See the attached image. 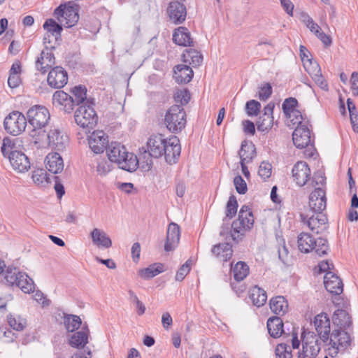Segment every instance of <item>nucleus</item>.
Masks as SVG:
<instances>
[{"instance_id": "obj_1", "label": "nucleus", "mask_w": 358, "mask_h": 358, "mask_svg": "<svg viewBox=\"0 0 358 358\" xmlns=\"http://www.w3.org/2000/svg\"><path fill=\"white\" fill-rule=\"evenodd\" d=\"M254 225V215L246 205H243L238 213V218L231 224V230L225 231L224 229L220 232L221 236L226 235V242L220 243L213 245L211 249L212 254L220 261L227 262L232 257V245L229 241L233 240L238 243L245 236L246 231H250Z\"/></svg>"}, {"instance_id": "obj_48", "label": "nucleus", "mask_w": 358, "mask_h": 358, "mask_svg": "<svg viewBox=\"0 0 358 358\" xmlns=\"http://www.w3.org/2000/svg\"><path fill=\"white\" fill-rule=\"evenodd\" d=\"M238 209V203L236 198L234 195H231L229 196V201L227 203L226 207V217L229 219L234 217L237 213Z\"/></svg>"}, {"instance_id": "obj_20", "label": "nucleus", "mask_w": 358, "mask_h": 358, "mask_svg": "<svg viewBox=\"0 0 358 358\" xmlns=\"http://www.w3.org/2000/svg\"><path fill=\"white\" fill-rule=\"evenodd\" d=\"M88 143L94 153H102L108 145V136L103 131H94L88 138Z\"/></svg>"}, {"instance_id": "obj_39", "label": "nucleus", "mask_w": 358, "mask_h": 358, "mask_svg": "<svg viewBox=\"0 0 358 358\" xmlns=\"http://www.w3.org/2000/svg\"><path fill=\"white\" fill-rule=\"evenodd\" d=\"M68 3L64 19L66 20L65 24L66 27H71L75 25L79 20L78 8L76 4L72 6Z\"/></svg>"}, {"instance_id": "obj_52", "label": "nucleus", "mask_w": 358, "mask_h": 358, "mask_svg": "<svg viewBox=\"0 0 358 358\" xmlns=\"http://www.w3.org/2000/svg\"><path fill=\"white\" fill-rule=\"evenodd\" d=\"M128 294L129 296V301L136 305L137 314L138 315H143L146 309L145 305L138 299L137 295L133 290L129 289Z\"/></svg>"}, {"instance_id": "obj_41", "label": "nucleus", "mask_w": 358, "mask_h": 358, "mask_svg": "<svg viewBox=\"0 0 358 358\" xmlns=\"http://www.w3.org/2000/svg\"><path fill=\"white\" fill-rule=\"evenodd\" d=\"M71 92L74 96V103L78 106V107L80 105H86L87 101L91 99L87 98V88L84 85L76 86L72 89Z\"/></svg>"}, {"instance_id": "obj_33", "label": "nucleus", "mask_w": 358, "mask_h": 358, "mask_svg": "<svg viewBox=\"0 0 358 358\" xmlns=\"http://www.w3.org/2000/svg\"><path fill=\"white\" fill-rule=\"evenodd\" d=\"M267 329L271 337L278 338L284 332L283 322L279 317H271L267 320Z\"/></svg>"}, {"instance_id": "obj_31", "label": "nucleus", "mask_w": 358, "mask_h": 358, "mask_svg": "<svg viewBox=\"0 0 358 358\" xmlns=\"http://www.w3.org/2000/svg\"><path fill=\"white\" fill-rule=\"evenodd\" d=\"M90 331L87 327H83L82 329L73 334L69 339V345L76 348H84L88 343Z\"/></svg>"}, {"instance_id": "obj_53", "label": "nucleus", "mask_w": 358, "mask_h": 358, "mask_svg": "<svg viewBox=\"0 0 358 358\" xmlns=\"http://www.w3.org/2000/svg\"><path fill=\"white\" fill-rule=\"evenodd\" d=\"M191 99V95L188 90L185 89L178 90L174 94V99L176 102L180 103L182 107L187 104Z\"/></svg>"}, {"instance_id": "obj_62", "label": "nucleus", "mask_w": 358, "mask_h": 358, "mask_svg": "<svg viewBox=\"0 0 358 358\" xmlns=\"http://www.w3.org/2000/svg\"><path fill=\"white\" fill-rule=\"evenodd\" d=\"M189 55L192 59V62L190 64H192L193 66H199L202 63L203 56L199 52L190 50L189 51Z\"/></svg>"}, {"instance_id": "obj_12", "label": "nucleus", "mask_w": 358, "mask_h": 358, "mask_svg": "<svg viewBox=\"0 0 358 358\" xmlns=\"http://www.w3.org/2000/svg\"><path fill=\"white\" fill-rule=\"evenodd\" d=\"M164 149V150H162V155H164L166 162L170 164L176 163L181 152L178 138L173 136L167 138Z\"/></svg>"}, {"instance_id": "obj_56", "label": "nucleus", "mask_w": 358, "mask_h": 358, "mask_svg": "<svg viewBox=\"0 0 358 358\" xmlns=\"http://www.w3.org/2000/svg\"><path fill=\"white\" fill-rule=\"evenodd\" d=\"M191 260H187L184 264H182L180 268L178 270L176 275V280L182 281L185 278V277L189 272L191 268Z\"/></svg>"}, {"instance_id": "obj_45", "label": "nucleus", "mask_w": 358, "mask_h": 358, "mask_svg": "<svg viewBox=\"0 0 358 358\" xmlns=\"http://www.w3.org/2000/svg\"><path fill=\"white\" fill-rule=\"evenodd\" d=\"M17 139H13L10 137H5L3 139L2 145L1 147V151L4 157H8L9 153L13 151H17L16 150V143Z\"/></svg>"}, {"instance_id": "obj_2", "label": "nucleus", "mask_w": 358, "mask_h": 358, "mask_svg": "<svg viewBox=\"0 0 358 358\" xmlns=\"http://www.w3.org/2000/svg\"><path fill=\"white\" fill-rule=\"evenodd\" d=\"M106 148L107 156L110 162L116 163L118 167L128 172H134L138 166L139 160L132 152L117 142H112Z\"/></svg>"}, {"instance_id": "obj_64", "label": "nucleus", "mask_w": 358, "mask_h": 358, "mask_svg": "<svg viewBox=\"0 0 358 358\" xmlns=\"http://www.w3.org/2000/svg\"><path fill=\"white\" fill-rule=\"evenodd\" d=\"M351 88L355 96L358 95V72H353L351 78Z\"/></svg>"}, {"instance_id": "obj_57", "label": "nucleus", "mask_w": 358, "mask_h": 358, "mask_svg": "<svg viewBox=\"0 0 358 358\" xmlns=\"http://www.w3.org/2000/svg\"><path fill=\"white\" fill-rule=\"evenodd\" d=\"M272 94V87L266 83L259 87L258 98L261 101H266Z\"/></svg>"}, {"instance_id": "obj_22", "label": "nucleus", "mask_w": 358, "mask_h": 358, "mask_svg": "<svg viewBox=\"0 0 358 358\" xmlns=\"http://www.w3.org/2000/svg\"><path fill=\"white\" fill-rule=\"evenodd\" d=\"M324 284L327 291L332 294L339 295L343 291V284L341 279L332 271L325 273Z\"/></svg>"}, {"instance_id": "obj_46", "label": "nucleus", "mask_w": 358, "mask_h": 358, "mask_svg": "<svg viewBox=\"0 0 358 358\" xmlns=\"http://www.w3.org/2000/svg\"><path fill=\"white\" fill-rule=\"evenodd\" d=\"M7 320L9 326L16 331H22L26 326V320L19 315L10 314L7 316Z\"/></svg>"}, {"instance_id": "obj_47", "label": "nucleus", "mask_w": 358, "mask_h": 358, "mask_svg": "<svg viewBox=\"0 0 358 358\" xmlns=\"http://www.w3.org/2000/svg\"><path fill=\"white\" fill-rule=\"evenodd\" d=\"M299 106L298 101L294 97H289L284 100L282 104V109L285 116L289 115V114L294 110H296Z\"/></svg>"}, {"instance_id": "obj_11", "label": "nucleus", "mask_w": 358, "mask_h": 358, "mask_svg": "<svg viewBox=\"0 0 358 358\" xmlns=\"http://www.w3.org/2000/svg\"><path fill=\"white\" fill-rule=\"evenodd\" d=\"M302 350L298 352L297 358L317 356L321 350V343L313 332H309L303 338Z\"/></svg>"}, {"instance_id": "obj_44", "label": "nucleus", "mask_w": 358, "mask_h": 358, "mask_svg": "<svg viewBox=\"0 0 358 358\" xmlns=\"http://www.w3.org/2000/svg\"><path fill=\"white\" fill-rule=\"evenodd\" d=\"M81 324V319L78 315H65L64 317V324L69 332H73L79 329Z\"/></svg>"}, {"instance_id": "obj_23", "label": "nucleus", "mask_w": 358, "mask_h": 358, "mask_svg": "<svg viewBox=\"0 0 358 358\" xmlns=\"http://www.w3.org/2000/svg\"><path fill=\"white\" fill-rule=\"evenodd\" d=\"M180 230L178 224L171 222L167 229L166 238L164 245V250L170 252L178 246L180 241Z\"/></svg>"}, {"instance_id": "obj_42", "label": "nucleus", "mask_w": 358, "mask_h": 358, "mask_svg": "<svg viewBox=\"0 0 358 358\" xmlns=\"http://www.w3.org/2000/svg\"><path fill=\"white\" fill-rule=\"evenodd\" d=\"M234 279L238 281L243 280L249 274V266L242 261L237 262L232 268Z\"/></svg>"}, {"instance_id": "obj_61", "label": "nucleus", "mask_w": 358, "mask_h": 358, "mask_svg": "<svg viewBox=\"0 0 358 358\" xmlns=\"http://www.w3.org/2000/svg\"><path fill=\"white\" fill-rule=\"evenodd\" d=\"M32 178L35 183L41 185L46 181L47 174L43 169L37 170L33 173Z\"/></svg>"}, {"instance_id": "obj_37", "label": "nucleus", "mask_w": 358, "mask_h": 358, "mask_svg": "<svg viewBox=\"0 0 358 358\" xmlns=\"http://www.w3.org/2000/svg\"><path fill=\"white\" fill-rule=\"evenodd\" d=\"M312 77L313 80L320 89L327 91L329 90L328 84L321 73V69L317 62H314L312 70H307Z\"/></svg>"}, {"instance_id": "obj_27", "label": "nucleus", "mask_w": 358, "mask_h": 358, "mask_svg": "<svg viewBox=\"0 0 358 358\" xmlns=\"http://www.w3.org/2000/svg\"><path fill=\"white\" fill-rule=\"evenodd\" d=\"M173 78L179 84L189 83L194 76L191 67L185 64H178L173 68Z\"/></svg>"}, {"instance_id": "obj_14", "label": "nucleus", "mask_w": 358, "mask_h": 358, "mask_svg": "<svg viewBox=\"0 0 358 358\" xmlns=\"http://www.w3.org/2000/svg\"><path fill=\"white\" fill-rule=\"evenodd\" d=\"M8 158L13 169L19 173L27 172L31 167L29 157L21 151L11 152Z\"/></svg>"}, {"instance_id": "obj_51", "label": "nucleus", "mask_w": 358, "mask_h": 358, "mask_svg": "<svg viewBox=\"0 0 358 358\" xmlns=\"http://www.w3.org/2000/svg\"><path fill=\"white\" fill-rule=\"evenodd\" d=\"M261 103L256 100H250L245 104V110L248 116H257L261 110Z\"/></svg>"}, {"instance_id": "obj_7", "label": "nucleus", "mask_w": 358, "mask_h": 358, "mask_svg": "<svg viewBox=\"0 0 358 358\" xmlns=\"http://www.w3.org/2000/svg\"><path fill=\"white\" fill-rule=\"evenodd\" d=\"M186 117L185 110L181 106L173 105L166 112L164 124L170 132L178 134L185 127Z\"/></svg>"}, {"instance_id": "obj_49", "label": "nucleus", "mask_w": 358, "mask_h": 358, "mask_svg": "<svg viewBox=\"0 0 358 358\" xmlns=\"http://www.w3.org/2000/svg\"><path fill=\"white\" fill-rule=\"evenodd\" d=\"M315 244H314V248L315 252L319 256L324 255L329 250V245L327 239L323 238H319L315 240Z\"/></svg>"}, {"instance_id": "obj_43", "label": "nucleus", "mask_w": 358, "mask_h": 358, "mask_svg": "<svg viewBox=\"0 0 358 358\" xmlns=\"http://www.w3.org/2000/svg\"><path fill=\"white\" fill-rule=\"evenodd\" d=\"M22 273V272L20 271L18 268L8 266L3 273L6 283L8 285L14 286L16 281L19 279L18 277Z\"/></svg>"}, {"instance_id": "obj_60", "label": "nucleus", "mask_w": 358, "mask_h": 358, "mask_svg": "<svg viewBox=\"0 0 358 358\" xmlns=\"http://www.w3.org/2000/svg\"><path fill=\"white\" fill-rule=\"evenodd\" d=\"M111 170V164L106 159H102L98 162L96 171L100 175H106Z\"/></svg>"}, {"instance_id": "obj_17", "label": "nucleus", "mask_w": 358, "mask_h": 358, "mask_svg": "<svg viewBox=\"0 0 358 358\" xmlns=\"http://www.w3.org/2000/svg\"><path fill=\"white\" fill-rule=\"evenodd\" d=\"M309 206L314 213H322L327 207V198L325 191L320 188H315L309 196Z\"/></svg>"}, {"instance_id": "obj_3", "label": "nucleus", "mask_w": 358, "mask_h": 358, "mask_svg": "<svg viewBox=\"0 0 358 358\" xmlns=\"http://www.w3.org/2000/svg\"><path fill=\"white\" fill-rule=\"evenodd\" d=\"M36 148L48 147L52 150L62 151L69 144V137L64 131L57 128H51L48 134L45 130L38 132L37 136L33 140Z\"/></svg>"}, {"instance_id": "obj_4", "label": "nucleus", "mask_w": 358, "mask_h": 358, "mask_svg": "<svg viewBox=\"0 0 358 358\" xmlns=\"http://www.w3.org/2000/svg\"><path fill=\"white\" fill-rule=\"evenodd\" d=\"M166 138L162 134H153L150 136L147 141V149L142 148L143 152L141 153L138 160L143 164V168L150 170L153 165L152 158H159L162 156V150H164V145L166 142Z\"/></svg>"}, {"instance_id": "obj_54", "label": "nucleus", "mask_w": 358, "mask_h": 358, "mask_svg": "<svg viewBox=\"0 0 358 358\" xmlns=\"http://www.w3.org/2000/svg\"><path fill=\"white\" fill-rule=\"evenodd\" d=\"M276 358H292L290 346L285 343L278 344L275 348Z\"/></svg>"}, {"instance_id": "obj_25", "label": "nucleus", "mask_w": 358, "mask_h": 358, "mask_svg": "<svg viewBox=\"0 0 358 358\" xmlns=\"http://www.w3.org/2000/svg\"><path fill=\"white\" fill-rule=\"evenodd\" d=\"M316 215H313L310 217L303 214H301V221L306 223L308 228L313 232L319 233L318 229L324 225L327 222V217L322 213H315Z\"/></svg>"}, {"instance_id": "obj_6", "label": "nucleus", "mask_w": 358, "mask_h": 358, "mask_svg": "<svg viewBox=\"0 0 358 358\" xmlns=\"http://www.w3.org/2000/svg\"><path fill=\"white\" fill-rule=\"evenodd\" d=\"M28 122L33 127L31 131V136L33 140L37 136L38 132L45 127L50 119V114L48 109L41 105H35L31 107L27 113Z\"/></svg>"}, {"instance_id": "obj_35", "label": "nucleus", "mask_w": 358, "mask_h": 358, "mask_svg": "<svg viewBox=\"0 0 358 358\" xmlns=\"http://www.w3.org/2000/svg\"><path fill=\"white\" fill-rule=\"evenodd\" d=\"M271 311L276 315H284L288 309V303L282 296L273 297L269 301Z\"/></svg>"}, {"instance_id": "obj_13", "label": "nucleus", "mask_w": 358, "mask_h": 358, "mask_svg": "<svg viewBox=\"0 0 358 358\" xmlns=\"http://www.w3.org/2000/svg\"><path fill=\"white\" fill-rule=\"evenodd\" d=\"M47 81L48 84L52 88H62L68 82L67 72L62 66H55L49 71Z\"/></svg>"}, {"instance_id": "obj_29", "label": "nucleus", "mask_w": 358, "mask_h": 358, "mask_svg": "<svg viewBox=\"0 0 358 358\" xmlns=\"http://www.w3.org/2000/svg\"><path fill=\"white\" fill-rule=\"evenodd\" d=\"M333 323L338 329H348L352 325V318L348 313L343 309H338L333 315Z\"/></svg>"}, {"instance_id": "obj_9", "label": "nucleus", "mask_w": 358, "mask_h": 358, "mask_svg": "<svg viewBox=\"0 0 358 358\" xmlns=\"http://www.w3.org/2000/svg\"><path fill=\"white\" fill-rule=\"evenodd\" d=\"M46 33L43 37V44L45 49H55L56 45L59 44L61 34L63 30L62 26L55 20L50 18L45 20L43 25Z\"/></svg>"}, {"instance_id": "obj_24", "label": "nucleus", "mask_w": 358, "mask_h": 358, "mask_svg": "<svg viewBox=\"0 0 358 358\" xmlns=\"http://www.w3.org/2000/svg\"><path fill=\"white\" fill-rule=\"evenodd\" d=\"M167 12L170 19L176 24H180L185 20L187 15L186 7L179 1L171 2Z\"/></svg>"}, {"instance_id": "obj_34", "label": "nucleus", "mask_w": 358, "mask_h": 358, "mask_svg": "<svg viewBox=\"0 0 358 358\" xmlns=\"http://www.w3.org/2000/svg\"><path fill=\"white\" fill-rule=\"evenodd\" d=\"M315 238L309 234L302 232L298 236V247L301 252L308 253L313 250Z\"/></svg>"}, {"instance_id": "obj_38", "label": "nucleus", "mask_w": 358, "mask_h": 358, "mask_svg": "<svg viewBox=\"0 0 358 358\" xmlns=\"http://www.w3.org/2000/svg\"><path fill=\"white\" fill-rule=\"evenodd\" d=\"M164 271V265L162 263H155L150 265L148 268L141 269L138 271L139 275L145 279L148 280L154 278Z\"/></svg>"}, {"instance_id": "obj_55", "label": "nucleus", "mask_w": 358, "mask_h": 358, "mask_svg": "<svg viewBox=\"0 0 358 358\" xmlns=\"http://www.w3.org/2000/svg\"><path fill=\"white\" fill-rule=\"evenodd\" d=\"M272 172V166L269 162H262L259 167L258 174L264 180L270 178Z\"/></svg>"}, {"instance_id": "obj_26", "label": "nucleus", "mask_w": 358, "mask_h": 358, "mask_svg": "<svg viewBox=\"0 0 358 358\" xmlns=\"http://www.w3.org/2000/svg\"><path fill=\"white\" fill-rule=\"evenodd\" d=\"M173 41L180 46L191 47L194 45V41L191 37V34L185 27H180L175 29L173 34Z\"/></svg>"}, {"instance_id": "obj_30", "label": "nucleus", "mask_w": 358, "mask_h": 358, "mask_svg": "<svg viewBox=\"0 0 358 358\" xmlns=\"http://www.w3.org/2000/svg\"><path fill=\"white\" fill-rule=\"evenodd\" d=\"M45 162L46 169L52 173H60L64 169L63 159L57 152L47 155Z\"/></svg>"}, {"instance_id": "obj_32", "label": "nucleus", "mask_w": 358, "mask_h": 358, "mask_svg": "<svg viewBox=\"0 0 358 358\" xmlns=\"http://www.w3.org/2000/svg\"><path fill=\"white\" fill-rule=\"evenodd\" d=\"M91 238L94 245L98 247L109 248L112 245V241L106 233L101 229L95 228L91 232Z\"/></svg>"}, {"instance_id": "obj_21", "label": "nucleus", "mask_w": 358, "mask_h": 358, "mask_svg": "<svg viewBox=\"0 0 358 358\" xmlns=\"http://www.w3.org/2000/svg\"><path fill=\"white\" fill-rule=\"evenodd\" d=\"M52 101L54 105L65 113H70L74 108L73 98L64 91H56L52 96Z\"/></svg>"}, {"instance_id": "obj_58", "label": "nucleus", "mask_w": 358, "mask_h": 358, "mask_svg": "<svg viewBox=\"0 0 358 358\" xmlns=\"http://www.w3.org/2000/svg\"><path fill=\"white\" fill-rule=\"evenodd\" d=\"M234 183L236 190L238 194H244L246 193L248 190L247 184L241 176L238 175L234 178Z\"/></svg>"}, {"instance_id": "obj_15", "label": "nucleus", "mask_w": 358, "mask_h": 358, "mask_svg": "<svg viewBox=\"0 0 358 358\" xmlns=\"http://www.w3.org/2000/svg\"><path fill=\"white\" fill-rule=\"evenodd\" d=\"M314 326L320 338L326 343L330 334V320L325 313L317 315L314 319Z\"/></svg>"}, {"instance_id": "obj_40", "label": "nucleus", "mask_w": 358, "mask_h": 358, "mask_svg": "<svg viewBox=\"0 0 358 358\" xmlns=\"http://www.w3.org/2000/svg\"><path fill=\"white\" fill-rule=\"evenodd\" d=\"M15 285L19 287L24 293H30L34 291L35 285L33 280L24 272H22Z\"/></svg>"}, {"instance_id": "obj_28", "label": "nucleus", "mask_w": 358, "mask_h": 358, "mask_svg": "<svg viewBox=\"0 0 358 358\" xmlns=\"http://www.w3.org/2000/svg\"><path fill=\"white\" fill-rule=\"evenodd\" d=\"M241 162L250 163L257 155L255 145L252 142L244 140L238 151Z\"/></svg>"}, {"instance_id": "obj_16", "label": "nucleus", "mask_w": 358, "mask_h": 358, "mask_svg": "<svg viewBox=\"0 0 358 358\" xmlns=\"http://www.w3.org/2000/svg\"><path fill=\"white\" fill-rule=\"evenodd\" d=\"M275 108L273 103H268L264 108V113L258 118L256 125L257 130L268 132L273 125V113Z\"/></svg>"}, {"instance_id": "obj_8", "label": "nucleus", "mask_w": 358, "mask_h": 358, "mask_svg": "<svg viewBox=\"0 0 358 358\" xmlns=\"http://www.w3.org/2000/svg\"><path fill=\"white\" fill-rule=\"evenodd\" d=\"M329 347L327 349L328 355L332 358L339 352L343 353L350 345L352 339L346 329H334L329 334Z\"/></svg>"}, {"instance_id": "obj_59", "label": "nucleus", "mask_w": 358, "mask_h": 358, "mask_svg": "<svg viewBox=\"0 0 358 358\" xmlns=\"http://www.w3.org/2000/svg\"><path fill=\"white\" fill-rule=\"evenodd\" d=\"M303 22L306 23L307 27L310 29V31L317 35L322 30L320 26L315 23L313 20L308 15H304Z\"/></svg>"}, {"instance_id": "obj_36", "label": "nucleus", "mask_w": 358, "mask_h": 358, "mask_svg": "<svg viewBox=\"0 0 358 358\" xmlns=\"http://www.w3.org/2000/svg\"><path fill=\"white\" fill-rule=\"evenodd\" d=\"M250 299L254 306H263L267 300L266 292L258 286H254L250 291Z\"/></svg>"}, {"instance_id": "obj_18", "label": "nucleus", "mask_w": 358, "mask_h": 358, "mask_svg": "<svg viewBox=\"0 0 358 358\" xmlns=\"http://www.w3.org/2000/svg\"><path fill=\"white\" fill-rule=\"evenodd\" d=\"M292 173L294 180L300 187L305 185L310 178V169L303 161L297 162L294 165Z\"/></svg>"}, {"instance_id": "obj_63", "label": "nucleus", "mask_w": 358, "mask_h": 358, "mask_svg": "<svg viewBox=\"0 0 358 358\" xmlns=\"http://www.w3.org/2000/svg\"><path fill=\"white\" fill-rule=\"evenodd\" d=\"M280 4L285 11L290 16L293 15L294 4L291 0H280Z\"/></svg>"}, {"instance_id": "obj_5", "label": "nucleus", "mask_w": 358, "mask_h": 358, "mask_svg": "<svg viewBox=\"0 0 358 358\" xmlns=\"http://www.w3.org/2000/svg\"><path fill=\"white\" fill-rule=\"evenodd\" d=\"M94 100L90 99L86 105H80L75 112L74 118L76 124L90 132L97 124L98 116L94 110Z\"/></svg>"}, {"instance_id": "obj_10", "label": "nucleus", "mask_w": 358, "mask_h": 358, "mask_svg": "<svg viewBox=\"0 0 358 358\" xmlns=\"http://www.w3.org/2000/svg\"><path fill=\"white\" fill-rule=\"evenodd\" d=\"M27 123L26 117L22 113L15 110L5 117L3 127L7 133L18 136L25 130Z\"/></svg>"}, {"instance_id": "obj_50", "label": "nucleus", "mask_w": 358, "mask_h": 358, "mask_svg": "<svg viewBox=\"0 0 358 358\" xmlns=\"http://www.w3.org/2000/svg\"><path fill=\"white\" fill-rule=\"evenodd\" d=\"M286 117L290 119L293 125L296 124L297 126H301L309 124L308 121L305 120L301 112L298 109L292 112L289 115H287Z\"/></svg>"}, {"instance_id": "obj_19", "label": "nucleus", "mask_w": 358, "mask_h": 358, "mask_svg": "<svg viewBox=\"0 0 358 358\" xmlns=\"http://www.w3.org/2000/svg\"><path fill=\"white\" fill-rule=\"evenodd\" d=\"M308 124L296 126L292 134V140L297 148H304L311 142L310 131Z\"/></svg>"}]
</instances>
